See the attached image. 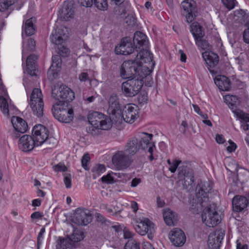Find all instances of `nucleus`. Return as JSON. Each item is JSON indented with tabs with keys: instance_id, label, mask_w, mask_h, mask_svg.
I'll return each instance as SVG.
<instances>
[{
	"instance_id": "44",
	"label": "nucleus",
	"mask_w": 249,
	"mask_h": 249,
	"mask_svg": "<svg viewBox=\"0 0 249 249\" xmlns=\"http://www.w3.org/2000/svg\"><path fill=\"white\" fill-rule=\"evenodd\" d=\"M23 49L22 51L23 52L24 51V50L25 49V48L26 47H28V49H29L30 51H32L34 49V48L35 47V45H36V42L34 40V39L33 38H29L28 39V41L27 42H25L24 37L23 38Z\"/></svg>"
},
{
	"instance_id": "7",
	"label": "nucleus",
	"mask_w": 249,
	"mask_h": 249,
	"mask_svg": "<svg viewBox=\"0 0 249 249\" xmlns=\"http://www.w3.org/2000/svg\"><path fill=\"white\" fill-rule=\"evenodd\" d=\"M143 77L135 76L124 82L122 86L124 94L127 97H133L137 95L143 86Z\"/></svg>"
},
{
	"instance_id": "39",
	"label": "nucleus",
	"mask_w": 249,
	"mask_h": 249,
	"mask_svg": "<svg viewBox=\"0 0 249 249\" xmlns=\"http://www.w3.org/2000/svg\"><path fill=\"white\" fill-rule=\"evenodd\" d=\"M106 171V167L104 164H97L91 169L92 178L96 179Z\"/></svg>"
},
{
	"instance_id": "49",
	"label": "nucleus",
	"mask_w": 249,
	"mask_h": 249,
	"mask_svg": "<svg viewBox=\"0 0 249 249\" xmlns=\"http://www.w3.org/2000/svg\"><path fill=\"white\" fill-rule=\"evenodd\" d=\"M103 182L111 184L114 182V178L110 174L104 176L101 178Z\"/></svg>"
},
{
	"instance_id": "25",
	"label": "nucleus",
	"mask_w": 249,
	"mask_h": 249,
	"mask_svg": "<svg viewBox=\"0 0 249 249\" xmlns=\"http://www.w3.org/2000/svg\"><path fill=\"white\" fill-rule=\"evenodd\" d=\"M78 3L83 6L90 7L94 5L101 10H106L108 7L107 0H77Z\"/></svg>"
},
{
	"instance_id": "38",
	"label": "nucleus",
	"mask_w": 249,
	"mask_h": 249,
	"mask_svg": "<svg viewBox=\"0 0 249 249\" xmlns=\"http://www.w3.org/2000/svg\"><path fill=\"white\" fill-rule=\"evenodd\" d=\"M205 61L208 65L209 69L214 67L218 63L219 56L213 53H209L205 59Z\"/></svg>"
},
{
	"instance_id": "18",
	"label": "nucleus",
	"mask_w": 249,
	"mask_h": 249,
	"mask_svg": "<svg viewBox=\"0 0 249 249\" xmlns=\"http://www.w3.org/2000/svg\"><path fill=\"white\" fill-rule=\"evenodd\" d=\"M169 238L171 242L176 247L182 246L186 242L185 233L178 228H174L170 232Z\"/></svg>"
},
{
	"instance_id": "61",
	"label": "nucleus",
	"mask_w": 249,
	"mask_h": 249,
	"mask_svg": "<svg viewBox=\"0 0 249 249\" xmlns=\"http://www.w3.org/2000/svg\"><path fill=\"white\" fill-rule=\"evenodd\" d=\"M215 141L219 144H223L225 142V140L223 135L220 134H217L216 135Z\"/></svg>"
},
{
	"instance_id": "52",
	"label": "nucleus",
	"mask_w": 249,
	"mask_h": 249,
	"mask_svg": "<svg viewBox=\"0 0 249 249\" xmlns=\"http://www.w3.org/2000/svg\"><path fill=\"white\" fill-rule=\"evenodd\" d=\"M229 145L227 147L228 152L231 153L234 152L236 149V144L231 140L229 141Z\"/></svg>"
},
{
	"instance_id": "22",
	"label": "nucleus",
	"mask_w": 249,
	"mask_h": 249,
	"mask_svg": "<svg viewBox=\"0 0 249 249\" xmlns=\"http://www.w3.org/2000/svg\"><path fill=\"white\" fill-rule=\"evenodd\" d=\"M64 29L66 32L67 31L66 27H61L52 32L50 36V39L53 43L55 45L61 44L67 39L68 36L67 34L65 33Z\"/></svg>"
},
{
	"instance_id": "11",
	"label": "nucleus",
	"mask_w": 249,
	"mask_h": 249,
	"mask_svg": "<svg viewBox=\"0 0 249 249\" xmlns=\"http://www.w3.org/2000/svg\"><path fill=\"white\" fill-rule=\"evenodd\" d=\"M50 130L46 125H34L31 135L39 147L43 145L50 136Z\"/></svg>"
},
{
	"instance_id": "27",
	"label": "nucleus",
	"mask_w": 249,
	"mask_h": 249,
	"mask_svg": "<svg viewBox=\"0 0 249 249\" xmlns=\"http://www.w3.org/2000/svg\"><path fill=\"white\" fill-rule=\"evenodd\" d=\"M133 42L135 50L148 47V40L146 36L140 31H137L134 34Z\"/></svg>"
},
{
	"instance_id": "24",
	"label": "nucleus",
	"mask_w": 249,
	"mask_h": 249,
	"mask_svg": "<svg viewBox=\"0 0 249 249\" xmlns=\"http://www.w3.org/2000/svg\"><path fill=\"white\" fill-rule=\"evenodd\" d=\"M233 210L236 212H240L247 207L249 199L245 196L236 195L232 200Z\"/></svg>"
},
{
	"instance_id": "59",
	"label": "nucleus",
	"mask_w": 249,
	"mask_h": 249,
	"mask_svg": "<svg viewBox=\"0 0 249 249\" xmlns=\"http://www.w3.org/2000/svg\"><path fill=\"white\" fill-rule=\"evenodd\" d=\"M198 114L200 115L202 118L204 119L203 120V123L205 124H212L210 120H206V119L208 118L207 114L203 113L202 111H200Z\"/></svg>"
},
{
	"instance_id": "21",
	"label": "nucleus",
	"mask_w": 249,
	"mask_h": 249,
	"mask_svg": "<svg viewBox=\"0 0 249 249\" xmlns=\"http://www.w3.org/2000/svg\"><path fill=\"white\" fill-rule=\"evenodd\" d=\"M108 113L112 115V118L116 119L117 114L121 112L119 99L118 96L115 94L111 95L108 99Z\"/></svg>"
},
{
	"instance_id": "45",
	"label": "nucleus",
	"mask_w": 249,
	"mask_h": 249,
	"mask_svg": "<svg viewBox=\"0 0 249 249\" xmlns=\"http://www.w3.org/2000/svg\"><path fill=\"white\" fill-rule=\"evenodd\" d=\"M15 131L16 136L20 135L21 134L26 132L29 129V125H13Z\"/></svg>"
},
{
	"instance_id": "34",
	"label": "nucleus",
	"mask_w": 249,
	"mask_h": 249,
	"mask_svg": "<svg viewBox=\"0 0 249 249\" xmlns=\"http://www.w3.org/2000/svg\"><path fill=\"white\" fill-rule=\"evenodd\" d=\"M190 32L196 41H198L204 36L202 26L197 22L192 23L190 25Z\"/></svg>"
},
{
	"instance_id": "16",
	"label": "nucleus",
	"mask_w": 249,
	"mask_h": 249,
	"mask_svg": "<svg viewBox=\"0 0 249 249\" xmlns=\"http://www.w3.org/2000/svg\"><path fill=\"white\" fill-rule=\"evenodd\" d=\"M92 216L90 211L85 209H77L74 215V222L82 226H86L91 222Z\"/></svg>"
},
{
	"instance_id": "60",
	"label": "nucleus",
	"mask_w": 249,
	"mask_h": 249,
	"mask_svg": "<svg viewBox=\"0 0 249 249\" xmlns=\"http://www.w3.org/2000/svg\"><path fill=\"white\" fill-rule=\"evenodd\" d=\"M64 182L67 188H70L71 187V178L69 177H65L64 179Z\"/></svg>"
},
{
	"instance_id": "46",
	"label": "nucleus",
	"mask_w": 249,
	"mask_h": 249,
	"mask_svg": "<svg viewBox=\"0 0 249 249\" xmlns=\"http://www.w3.org/2000/svg\"><path fill=\"white\" fill-rule=\"evenodd\" d=\"M12 124H27V123L21 118L18 116H13L11 119Z\"/></svg>"
},
{
	"instance_id": "47",
	"label": "nucleus",
	"mask_w": 249,
	"mask_h": 249,
	"mask_svg": "<svg viewBox=\"0 0 249 249\" xmlns=\"http://www.w3.org/2000/svg\"><path fill=\"white\" fill-rule=\"evenodd\" d=\"M235 1V0H222L224 5L229 10H231L234 8Z\"/></svg>"
},
{
	"instance_id": "2",
	"label": "nucleus",
	"mask_w": 249,
	"mask_h": 249,
	"mask_svg": "<svg viewBox=\"0 0 249 249\" xmlns=\"http://www.w3.org/2000/svg\"><path fill=\"white\" fill-rule=\"evenodd\" d=\"M212 187L207 181H201L196 187V198L191 201L190 209L194 213H198L205 206L209 200V194Z\"/></svg>"
},
{
	"instance_id": "14",
	"label": "nucleus",
	"mask_w": 249,
	"mask_h": 249,
	"mask_svg": "<svg viewBox=\"0 0 249 249\" xmlns=\"http://www.w3.org/2000/svg\"><path fill=\"white\" fill-rule=\"evenodd\" d=\"M112 161L113 165L118 170L126 169L131 163L130 157L126 155L124 151H117L113 156Z\"/></svg>"
},
{
	"instance_id": "4",
	"label": "nucleus",
	"mask_w": 249,
	"mask_h": 249,
	"mask_svg": "<svg viewBox=\"0 0 249 249\" xmlns=\"http://www.w3.org/2000/svg\"><path fill=\"white\" fill-rule=\"evenodd\" d=\"M224 102L231 110L236 120L241 123H249V113L244 112L238 107L241 104V99L235 95H226L223 97Z\"/></svg>"
},
{
	"instance_id": "29",
	"label": "nucleus",
	"mask_w": 249,
	"mask_h": 249,
	"mask_svg": "<svg viewBox=\"0 0 249 249\" xmlns=\"http://www.w3.org/2000/svg\"><path fill=\"white\" fill-rule=\"evenodd\" d=\"M37 59V56L35 54H31L28 56L26 59V69L23 68L24 72H26L31 76L36 75V71Z\"/></svg>"
},
{
	"instance_id": "51",
	"label": "nucleus",
	"mask_w": 249,
	"mask_h": 249,
	"mask_svg": "<svg viewBox=\"0 0 249 249\" xmlns=\"http://www.w3.org/2000/svg\"><path fill=\"white\" fill-rule=\"evenodd\" d=\"M125 22L129 26L135 25L136 23V19L133 16L128 15L125 18Z\"/></svg>"
},
{
	"instance_id": "17",
	"label": "nucleus",
	"mask_w": 249,
	"mask_h": 249,
	"mask_svg": "<svg viewBox=\"0 0 249 249\" xmlns=\"http://www.w3.org/2000/svg\"><path fill=\"white\" fill-rule=\"evenodd\" d=\"M135 49L131 38L126 36L122 39L119 45L116 47L115 52L117 54L128 55L132 53Z\"/></svg>"
},
{
	"instance_id": "1",
	"label": "nucleus",
	"mask_w": 249,
	"mask_h": 249,
	"mask_svg": "<svg viewBox=\"0 0 249 249\" xmlns=\"http://www.w3.org/2000/svg\"><path fill=\"white\" fill-rule=\"evenodd\" d=\"M144 136L142 138L140 143L138 142V140L135 138L130 139L125 147L124 152L129 154L134 155L140 149L141 146L143 149H147L150 154L148 156L149 160L152 161L156 159L157 156H155L154 151L156 150L155 144L151 142L153 137L152 134L146 133H143Z\"/></svg>"
},
{
	"instance_id": "54",
	"label": "nucleus",
	"mask_w": 249,
	"mask_h": 249,
	"mask_svg": "<svg viewBox=\"0 0 249 249\" xmlns=\"http://www.w3.org/2000/svg\"><path fill=\"white\" fill-rule=\"evenodd\" d=\"M70 53L69 49L67 48L62 46V48L59 49V54L63 57L67 56Z\"/></svg>"
},
{
	"instance_id": "3",
	"label": "nucleus",
	"mask_w": 249,
	"mask_h": 249,
	"mask_svg": "<svg viewBox=\"0 0 249 249\" xmlns=\"http://www.w3.org/2000/svg\"><path fill=\"white\" fill-rule=\"evenodd\" d=\"M29 104L32 110L38 118L42 117L40 122L47 124L50 123L49 119L43 116L44 103L43 101V95L40 89L35 88L33 90L30 96Z\"/></svg>"
},
{
	"instance_id": "40",
	"label": "nucleus",
	"mask_w": 249,
	"mask_h": 249,
	"mask_svg": "<svg viewBox=\"0 0 249 249\" xmlns=\"http://www.w3.org/2000/svg\"><path fill=\"white\" fill-rule=\"evenodd\" d=\"M0 109L2 112L7 116H9V105L7 99L3 96H0Z\"/></svg>"
},
{
	"instance_id": "30",
	"label": "nucleus",
	"mask_w": 249,
	"mask_h": 249,
	"mask_svg": "<svg viewBox=\"0 0 249 249\" xmlns=\"http://www.w3.org/2000/svg\"><path fill=\"white\" fill-rule=\"evenodd\" d=\"M147 47H143L142 48V49L136 50L137 52L136 56L137 61L139 63H141V65L142 63H146L147 61L152 60L153 54L147 50Z\"/></svg>"
},
{
	"instance_id": "28",
	"label": "nucleus",
	"mask_w": 249,
	"mask_h": 249,
	"mask_svg": "<svg viewBox=\"0 0 249 249\" xmlns=\"http://www.w3.org/2000/svg\"><path fill=\"white\" fill-rule=\"evenodd\" d=\"M179 176L184 177L183 185L187 188L189 186H192L194 183V176L193 170L186 166L181 169L179 168Z\"/></svg>"
},
{
	"instance_id": "15",
	"label": "nucleus",
	"mask_w": 249,
	"mask_h": 249,
	"mask_svg": "<svg viewBox=\"0 0 249 249\" xmlns=\"http://www.w3.org/2000/svg\"><path fill=\"white\" fill-rule=\"evenodd\" d=\"M137 224L134 229L135 231L141 235H145L147 233H153L155 231V225L148 218H144L137 221Z\"/></svg>"
},
{
	"instance_id": "55",
	"label": "nucleus",
	"mask_w": 249,
	"mask_h": 249,
	"mask_svg": "<svg viewBox=\"0 0 249 249\" xmlns=\"http://www.w3.org/2000/svg\"><path fill=\"white\" fill-rule=\"evenodd\" d=\"M138 102L141 104H144L147 103L148 97L147 96L144 94H140L138 97Z\"/></svg>"
},
{
	"instance_id": "53",
	"label": "nucleus",
	"mask_w": 249,
	"mask_h": 249,
	"mask_svg": "<svg viewBox=\"0 0 249 249\" xmlns=\"http://www.w3.org/2000/svg\"><path fill=\"white\" fill-rule=\"evenodd\" d=\"M89 160V155L87 154H85L82 159V165L84 169L87 170V163Z\"/></svg>"
},
{
	"instance_id": "12",
	"label": "nucleus",
	"mask_w": 249,
	"mask_h": 249,
	"mask_svg": "<svg viewBox=\"0 0 249 249\" xmlns=\"http://www.w3.org/2000/svg\"><path fill=\"white\" fill-rule=\"evenodd\" d=\"M182 15L185 18L188 23H191L196 17L197 7L194 0H185L181 2Z\"/></svg>"
},
{
	"instance_id": "62",
	"label": "nucleus",
	"mask_w": 249,
	"mask_h": 249,
	"mask_svg": "<svg viewBox=\"0 0 249 249\" xmlns=\"http://www.w3.org/2000/svg\"><path fill=\"white\" fill-rule=\"evenodd\" d=\"M196 41L199 42L200 43L201 46L204 49L208 48L209 46V43L206 40L202 39V38H201L200 40H198V41Z\"/></svg>"
},
{
	"instance_id": "13",
	"label": "nucleus",
	"mask_w": 249,
	"mask_h": 249,
	"mask_svg": "<svg viewBox=\"0 0 249 249\" xmlns=\"http://www.w3.org/2000/svg\"><path fill=\"white\" fill-rule=\"evenodd\" d=\"M87 119L89 124H114V118L108 117L98 111H89Z\"/></svg>"
},
{
	"instance_id": "31",
	"label": "nucleus",
	"mask_w": 249,
	"mask_h": 249,
	"mask_svg": "<svg viewBox=\"0 0 249 249\" xmlns=\"http://www.w3.org/2000/svg\"><path fill=\"white\" fill-rule=\"evenodd\" d=\"M215 84L219 89L223 91H228L231 87L230 80L227 77L224 75H218L214 79Z\"/></svg>"
},
{
	"instance_id": "35",
	"label": "nucleus",
	"mask_w": 249,
	"mask_h": 249,
	"mask_svg": "<svg viewBox=\"0 0 249 249\" xmlns=\"http://www.w3.org/2000/svg\"><path fill=\"white\" fill-rule=\"evenodd\" d=\"M72 240L69 237H59L56 242V249H71Z\"/></svg>"
},
{
	"instance_id": "50",
	"label": "nucleus",
	"mask_w": 249,
	"mask_h": 249,
	"mask_svg": "<svg viewBox=\"0 0 249 249\" xmlns=\"http://www.w3.org/2000/svg\"><path fill=\"white\" fill-rule=\"evenodd\" d=\"M45 232V229L44 228H42L38 234L37 236V244L38 245H41L44 239V235Z\"/></svg>"
},
{
	"instance_id": "6",
	"label": "nucleus",
	"mask_w": 249,
	"mask_h": 249,
	"mask_svg": "<svg viewBox=\"0 0 249 249\" xmlns=\"http://www.w3.org/2000/svg\"><path fill=\"white\" fill-rule=\"evenodd\" d=\"M52 95L56 100L54 104L62 106L66 102H71L74 99V92L66 85L54 87L52 89Z\"/></svg>"
},
{
	"instance_id": "23",
	"label": "nucleus",
	"mask_w": 249,
	"mask_h": 249,
	"mask_svg": "<svg viewBox=\"0 0 249 249\" xmlns=\"http://www.w3.org/2000/svg\"><path fill=\"white\" fill-rule=\"evenodd\" d=\"M73 3L72 1H65L59 11V17L62 20H69L73 17Z\"/></svg>"
},
{
	"instance_id": "43",
	"label": "nucleus",
	"mask_w": 249,
	"mask_h": 249,
	"mask_svg": "<svg viewBox=\"0 0 249 249\" xmlns=\"http://www.w3.org/2000/svg\"><path fill=\"white\" fill-rule=\"evenodd\" d=\"M124 249H140V245L136 240L131 238L125 244Z\"/></svg>"
},
{
	"instance_id": "63",
	"label": "nucleus",
	"mask_w": 249,
	"mask_h": 249,
	"mask_svg": "<svg viewBox=\"0 0 249 249\" xmlns=\"http://www.w3.org/2000/svg\"><path fill=\"white\" fill-rule=\"evenodd\" d=\"M43 216L42 214L39 212H35L32 213L31 217L32 219H36L41 218Z\"/></svg>"
},
{
	"instance_id": "58",
	"label": "nucleus",
	"mask_w": 249,
	"mask_h": 249,
	"mask_svg": "<svg viewBox=\"0 0 249 249\" xmlns=\"http://www.w3.org/2000/svg\"><path fill=\"white\" fill-rule=\"evenodd\" d=\"M73 239L74 240V241L78 242L84 238V234L82 232L80 234H77V233L74 232L73 234Z\"/></svg>"
},
{
	"instance_id": "26",
	"label": "nucleus",
	"mask_w": 249,
	"mask_h": 249,
	"mask_svg": "<svg viewBox=\"0 0 249 249\" xmlns=\"http://www.w3.org/2000/svg\"><path fill=\"white\" fill-rule=\"evenodd\" d=\"M36 21V19L34 17H32L26 20L25 21H23V24L22 28V38H24V36H27L35 34L36 32V28L35 25Z\"/></svg>"
},
{
	"instance_id": "19",
	"label": "nucleus",
	"mask_w": 249,
	"mask_h": 249,
	"mask_svg": "<svg viewBox=\"0 0 249 249\" xmlns=\"http://www.w3.org/2000/svg\"><path fill=\"white\" fill-rule=\"evenodd\" d=\"M225 236L224 231H215L210 234L208 239L209 249H219L222 240Z\"/></svg>"
},
{
	"instance_id": "37",
	"label": "nucleus",
	"mask_w": 249,
	"mask_h": 249,
	"mask_svg": "<svg viewBox=\"0 0 249 249\" xmlns=\"http://www.w3.org/2000/svg\"><path fill=\"white\" fill-rule=\"evenodd\" d=\"M112 125H90L87 128V132L93 136L100 134L103 130H109Z\"/></svg>"
},
{
	"instance_id": "57",
	"label": "nucleus",
	"mask_w": 249,
	"mask_h": 249,
	"mask_svg": "<svg viewBox=\"0 0 249 249\" xmlns=\"http://www.w3.org/2000/svg\"><path fill=\"white\" fill-rule=\"evenodd\" d=\"M78 78L81 82H85L89 79V76L87 72H82L79 75Z\"/></svg>"
},
{
	"instance_id": "8",
	"label": "nucleus",
	"mask_w": 249,
	"mask_h": 249,
	"mask_svg": "<svg viewBox=\"0 0 249 249\" xmlns=\"http://www.w3.org/2000/svg\"><path fill=\"white\" fill-rule=\"evenodd\" d=\"M117 118L114 119V124H121L123 119L127 123L132 124L138 117V107L128 105L125 107L123 113L117 114Z\"/></svg>"
},
{
	"instance_id": "20",
	"label": "nucleus",
	"mask_w": 249,
	"mask_h": 249,
	"mask_svg": "<svg viewBox=\"0 0 249 249\" xmlns=\"http://www.w3.org/2000/svg\"><path fill=\"white\" fill-rule=\"evenodd\" d=\"M36 147L39 146L36 144L32 135H24L19 139L18 147L22 151L29 152Z\"/></svg>"
},
{
	"instance_id": "56",
	"label": "nucleus",
	"mask_w": 249,
	"mask_h": 249,
	"mask_svg": "<svg viewBox=\"0 0 249 249\" xmlns=\"http://www.w3.org/2000/svg\"><path fill=\"white\" fill-rule=\"evenodd\" d=\"M249 28L245 29L243 33V40L245 42L249 44V22L248 23Z\"/></svg>"
},
{
	"instance_id": "5",
	"label": "nucleus",
	"mask_w": 249,
	"mask_h": 249,
	"mask_svg": "<svg viewBox=\"0 0 249 249\" xmlns=\"http://www.w3.org/2000/svg\"><path fill=\"white\" fill-rule=\"evenodd\" d=\"M142 68L141 63L136 60L125 61L121 65L120 76L123 79H129L133 76L143 77L145 74L141 71Z\"/></svg>"
},
{
	"instance_id": "64",
	"label": "nucleus",
	"mask_w": 249,
	"mask_h": 249,
	"mask_svg": "<svg viewBox=\"0 0 249 249\" xmlns=\"http://www.w3.org/2000/svg\"><path fill=\"white\" fill-rule=\"evenodd\" d=\"M236 249H248L247 245H242L239 240L236 241Z\"/></svg>"
},
{
	"instance_id": "10",
	"label": "nucleus",
	"mask_w": 249,
	"mask_h": 249,
	"mask_svg": "<svg viewBox=\"0 0 249 249\" xmlns=\"http://www.w3.org/2000/svg\"><path fill=\"white\" fill-rule=\"evenodd\" d=\"M62 106L54 104L52 110L54 117L62 123H70L73 118L72 109H66L61 107Z\"/></svg>"
},
{
	"instance_id": "9",
	"label": "nucleus",
	"mask_w": 249,
	"mask_h": 249,
	"mask_svg": "<svg viewBox=\"0 0 249 249\" xmlns=\"http://www.w3.org/2000/svg\"><path fill=\"white\" fill-rule=\"evenodd\" d=\"M201 218L203 223L209 227H215L221 220L220 215L214 208L211 206L207 207L203 210Z\"/></svg>"
},
{
	"instance_id": "42",
	"label": "nucleus",
	"mask_w": 249,
	"mask_h": 249,
	"mask_svg": "<svg viewBox=\"0 0 249 249\" xmlns=\"http://www.w3.org/2000/svg\"><path fill=\"white\" fill-rule=\"evenodd\" d=\"M168 164L169 165V170L171 173H175L178 166V165L181 163V161L175 159L172 161H171L170 159L167 160Z\"/></svg>"
},
{
	"instance_id": "33",
	"label": "nucleus",
	"mask_w": 249,
	"mask_h": 249,
	"mask_svg": "<svg viewBox=\"0 0 249 249\" xmlns=\"http://www.w3.org/2000/svg\"><path fill=\"white\" fill-rule=\"evenodd\" d=\"M163 216L165 222L168 226L175 225L178 221L177 214L170 209L163 210Z\"/></svg>"
},
{
	"instance_id": "48",
	"label": "nucleus",
	"mask_w": 249,
	"mask_h": 249,
	"mask_svg": "<svg viewBox=\"0 0 249 249\" xmlns=\"http://www.w3.org/2000/svg\"><path fill=\"white\" fill-rule=\"evenodd\" d=\"M53 169L56 172H65L67 170V167L62 163H59L58 164L54 165L53 166Z\"/></svg>"
},
{
	"instance_id": "41",
	"label": "nucleus",
	"mask_w": 249,
	"mask_h": 249,
	"mask_svg": "<svg viewBox=\"0 0 249 249\" xmlns=\"http://www.w3.org/2000/svg\"><path fill=\"white\" fill-rule=\"evenodd\" d=\"M124 0H112V1L114 2V3L118 5L117 7L115 8L114 12L116 15H125L126 14V10L124 9L123 6L121 5V3Z\"/></svg>"
},
{
	"instance_id": "36",
	"label": "nucleus",
	"mask_w": 249,
	"mask_h": 249,
	"mask_svg": "<svg viewBox=\"0 0 249 249\" xmlns=\"http://www.w3.org/2000/svg\"><path fill=\"white\" fill-rule=\"evenodd\" d=\"M61 59L60 55H56L52 57V63L50 68L49 72L54 74L55 71H59L61 67Z\"/></svg>"
},
{
	"instance_id": "32",
	"label": "nucleus",
	"mask_w": 249,
	"mask_h": 249,
	"mask_svg": "<svg viewBox=\"0 0 249 249\" xmlns=\"http://www.w3.org/2000/svg\"><path fill=\"white\" fill-rule=\"evenodd\" d=\"M18 0H0V12L5 13L4 18H7L13 11V5Z\"/></svg>"
}]
</instances>
